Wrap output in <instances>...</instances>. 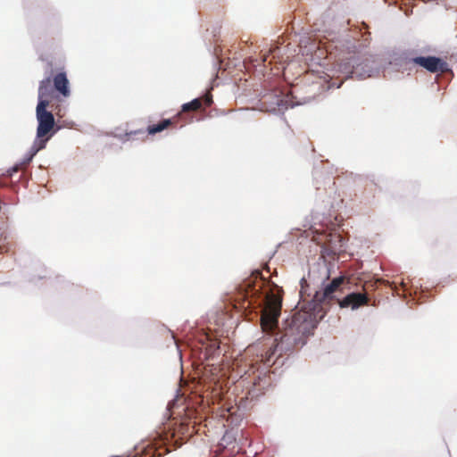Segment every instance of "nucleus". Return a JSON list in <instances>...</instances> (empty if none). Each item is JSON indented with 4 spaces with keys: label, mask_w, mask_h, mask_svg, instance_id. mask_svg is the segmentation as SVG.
<instances>
[{
    "label": "nucleus",
    "mask_w": 457,
    "mask_h": 457,
    "mask_svg": "<svg viewBox=\"0 0 457 457\" xmlns=\"http://www.w3.org/2000/svg\"><path fill=\"white\" fill-rule=\"evenodd\" d=\"M316 189H317L318 191H320V187L317 185V186H316Z\"/></svg>",
    "instance_id": "nucleus-24"
},
{
    "label": "nucleus",
    "mask_w": 457,
    "mask_h": 457,
    "mask_svg": "<svg viewBox=\"0 0 457 457\" xmlns=\"http://www.w3.org/2000/svg\"><path fill=\"white\" fill-rule=\"evenodd\" d=\"M54 87L52 86V79L46 77L39 82L37 91V103L50 102L49 97L54 94Z\"/></svg>",
    "instance_id": "nucleus-11"
},
{
    "label": "nucleus",
    "mask_w": 457,
    "mask_h": 457,
    "mask_svg": "<svg viewBox=\"0 0 457 457\" xmlns=\"http://www.w3.org/2000/svg\"><path fill=\"white\" fill-rule=\"evenodd\" d=\"M137 133H143L141 130H137V131H131L129 133H126L124 136L127 137V139H129L130 136L131 135H136Z\"/></svg>",
    "instance_id": "nucleus-17"
},
{
    "label": "nucleus",
    "mask_w": 457,
    "mask_h": 457,
    "mask_svg": "<svg viewBox=\"0 0 457 457\" xmlns=\"http://www.w3.org/2000/svg\"><path fill=\"white\" fill-rule=\"evenodd\" d=\"M205 102H206V104H207V105H211V104L212 103V96H206V97H205Z\"/></svg>",
    "instance_id": "nucleus-18"
},
{
    "label": "nucleus",
    "mask_w": 457,
    "mask_h": 457,
    "mask_svg": "<svg viewBox=\"0 0 457 457\" xmlns=\"http://www.w3.org/2000/svg\"><path fill=\"white\" fill-rule=\"evenodd\" d=\"M112 457H120V456H112Z\"/></svg>",
    "instance_id": "nucleus-26"
},
{
    "label": "nucleus",
    "mask_w": 457,
    "mask_h": 457,
    "mask_svg": "<svg viewBox=\"0 0 457 457\" xmlns=\"http://www.w3.org/2000/svg\"><path fill=\"white\" fill-rule=\"evenodd\" d=\"M398 295L402 296L407 301V303H412L415 304L420 303V298L428 294V290H420L417 287H409L404 282L401 283V287L395 289Z\"/></svg>",
    "instance_id": "nucleus-8"
},
{
    "label": "nucleus",
    "mask_w": 457,
    "mask_h": 457,
    "mask_svg": "<svg viewBox=\"0 0 457 457\" xmlns=\"http://www.w3.org/2000/svg\"><path fill=\"white\" fill-rule=\"evenodd\" d=\"M185 119L187 123H191V122H193L194 117L188 116V117H186Z\"/></svg>",
    "instance_id": "nucleus-19"
},
{
    "label": "nucleus",
    "mask_w": 457,
    "mask_h": 457,
    "mask_svg": "<svg viewBox=\"0 0 457 457\" xmlns=\"http://www.w3.org/2000/svg\"><path fill=\"white\" fill-rule=\"evenodd\" d=\"M319 174V171L315 169L313 172L314 179H317V176Z\"/></svg>",
    "instance_id": "nucleus-22"
},
{
    "label": "nucleus",
    "mask_w": 457,
    "mask_h": 457,
    "mask_svg": "<svg viewBox=\"0 0 457 457\" xmlns=\"http://www.w3.org/2000/svg\"><path fill=\"white\" fill-rule=\"evenodd\" d=\"M179 402L178 397H175L173 400L170 401L167 404V410L169 411H172L173 409L177 406V403Z\"/></svg>",
    "instance_id": "nucleus-16"
},
{
    "label": "nucleus",
    "mask_w": 457,
    "mask_h": 457,
    "mask_svg": "<svg viewBox=\"0 0 457 457\" xmlns=\"http://www.w3.org/2000/svg\"><path fill=\"white\" fill-rule=\"evenodd\" d=\"M21 167V166L19 162L15 163L13 166H12L6 170V176L8 178H12L19 171Z\"/></svg>",
    "instance_id": "nucleus-15"
},
{
    "label": "nucleus",
    "mask_w": 457,
    "mask_h": 457,
    "mask_svg": "<svg viewBox=\"0 0 457 457\" xmlns=\"http://www.w3.org/2000/svg\"><path fill=\"white\" fill-rule=\"evenodd\" d=\"M50 102H40L36 106V119L37 122L36 137L39 139H46L48 142L55 134L57 129H54L56 122L52 111L48 110Z\"/></svg>",
    "instance_id": "nucleus-3"
},
{
    "label": "nucleus",
    "mask_w": 457,
    "mask_h": 457,
    "mask_svg": "<svg viewBox=\"0 0 457 457\" xmlns=\"http://www.w3.org/2000/svg\"><path fill=\"white\" fill-rule=\"evenodd\" d=\"M382 68L381 59L374 54H353L333 64L332 74L317 71L306 74L302 82L289 93H271L263 98L266 112L283 115L288 108H294L314 100L321 93L339 88L347 79H363L377 76Z\"/></svg>",
    "instance_id": "nucleus-2"
},
{
    "label": "nucleus",
    "mask_w": 457,
    "mask_h": 457,
    "mask_svg": "<svg viewBox=\"0 0 457 457\" xmlns=\"http://www.w3.org/2000/svg\"><path fill=\"white\" fill-rule=\"evenodd\" d=\"M272 54L275 55L276 54V51L275 50H272Z\"/></svg>",
    "instance_id": "nucleus-25"
},
{
    "label": "nucleus",
    "mask_w": 457,
    "mask_h": 457,
    "mask_svg": "<svg viewBox=\"0 0 457 457\" xmlns=\"http://www.w3.org/2000/svg\"><path fill=\"white\" fill-rule=\"evenodd\" d=\"M202 103L199 98H194L190 102L185 103L181 105L182 112H187L190 110H198L201 108Z\"/></svg>",
    "instance_id": "nucleus-13"
},
{
    "label": "nucleus",
    "mask_w": 457,
    "mask_h": 457,
    "mask_svg": "<svg viewBox=\"0 0 457 457\" xmlns=\"http://www.w3.org/2000/svg\"><path fill=\"white\" fill-rule=\"evenodd\" d=\"M171 124V119H162L157 124L148 126L147 132L149 135H155L166 129Z\"/></svg>",
    "instance_id": "nucleus-12"
},
{
    "label": "nucleus",
    "mask_w": 457,
    "mask_h": 457,
    "mask_svg": "<svg viewBox=\"0 0 457 457\" xmlns=\"http://www.w3.org/2000/svg\"><path fill=\"white\" fill-rule=\"evenodd\" d=\"M53 83L54 90L62 96L68 97L71 95L70 83L65 72L57 73L53 79Z\"/></svg>",
    "instance_id": "nucleus-9"
},
{
    "label": "nucleus",
    "mask_w": 457,
    "mask_h": 457,
    "mask_svg": "<svg viewBox=\"0 0 457 457\" xmlns=\"http://www.w3.org/2000/svg\"><path fill=\"white\" fill-rule=\"evenodd\" d=\"M196 343L201 345V347L195 345V348H197L195 354L198 355L200 361L213 358L215 354L220 352V343L213 335L209 332L196 336Z\"/></svg>",
    "instance_id": "nucleus-4"
},
{
    "label": "nucleus",
    "mask_w": 457,
    "mask_h": 457,
    "mask_svg": "<svg viewBox=\"0 0 457 457\" xmlns=\"http://www.w3.org/2000/svg\"><path fill=\"white\" fill-rule=\"evenodd\" d=\"M179 392H177V396L176 397H178L179 401H180L181 398H180V396H179Z\"/></svg>",
    "instance_id": "nucleus-23"
},
{
    "label": "nucleus",
    "mask_w": 457,
    "mask_h": 457,
    "mask_svg": "<svg viewBox=\"0 0 457 457\" xmlns=\"http://www.w3.org/2000/svg\"><path fill=\"white\" fill-rule=\"evenodd\" d=\"M330 277L329 264L321 257L310 264L308 278L320 289H314L311 297L309 287L304 278H301L299 301L282 325L278 318L282 308V289L263 281L246 278L228 293L224 299L225 311L216 313L214 322L219 327L225 326L227 320L233 324L238 318L260 323L262 337L248 345L241 361L233 372V386L230 385L228 370L218 364L204 365L199 376L202 394L198 397L201 407L208 406L213 412H220L222 418L233 416L240 410L237 402L239 392L243 395L240 402L254 400L264 394L271 385L270 369L286 364L284 355H291L301 349L307 338L313 334L319 322L324 318L333 301L342 308L350 307L353 311L368 304L369 297L361 292H351L339 298L346 279L344 276Z\"/></svg>",
    "instance_id": "nucleus-1"
},
{
    "label": "nucleus",
    "mask_w": 457,
    "mask_h": 457,
    "mask_svg": "<svg viewBox=\"0 0 457 457\" xmlns=\"http://www.w3.org/2000/svg\"><path fill=\"white\" fill-rule=\"evenodd\" d=\"M46 139H39L35 137L33 145L30 149L25 154L23 158L19 162L21 166L29 164L32 162L33 158L37 155V154L46 148Z\"/></svg>",
    "instance_id": "nucleus-10"
},
{
    "label": "nucleus",
    "mask_w": 457,
    "mask_h": 457,
    "mask_svg": "<svg viewBox=\"0 0 457 457\" xmlns=\"http://www.w3.org/2000/svg\"><path fill=\"white\" fill-rule=\"evenodd\" d=\"M404 11V13L408 16L410 15V13L411 12V9H405L403 10Z\"/></svg>",
    "instance_id": "nucleus-20"
},
{
    "label": "nucleus",
    "mask_w": 457,
    "mask_h": 457,
    "mask_svg": "<svg viewBox=\"0 0 457 457\" xmlns=\"http://www.w3.org/2000/svg\"><path fill=\"white\" fill-rule=\"evenodd\" d=\"M328 181L327 182V184H330V183H332L333 185H335L334 179H330V178H328Z\"/></svg>",
    "instance_id": "nucleus-21"
},
{
    "label": "nucleus",
    "mask_w": 457,
    "mask_h": 457,
    "mask_svg": "<svg viewBox=\"0 0 457 457\" xmlns=\"http://www.w3.org/2000/svg\"><path fill=\"white\" fill-rule=\"evenodd\" d=\"M310 38H305V39H301V46L303 44H305L304 45V50L303 52V54H312V51H314L315 49L318 48V46L315 44V43H312L310 46H307V41L309 40Z\"/></svg>",
    "instance_id": "nucleus-14"
},
{
    "label": "nucleus",
    "mask_w": 457,
    "mask_h": 457,
    "mask_svg": "<svg viewBox=\"0 0 457 457\" xmlns=\"http://www.w3.org/2000/svg\"><path fill=\"white\" fill-rule=\"evenodd\" d=\"M413 62L414 65H419L432 73L450 71L448 63L441 57L435 55L415 56Z\"/></svg>",
    "instance_id": "nucleus-6"
},
{
    "label": "nucleus",
    "mask_w": 457,
    "mask_h": 457,
    "mask_svg": "<svg viewBox=\"0 0 457 457\" xmlns=\"http://www.w3.org/2000/svg\"><path fill=\"white\" fill-rule=\"evenodd\" d=\"M324 203V206L321 208V211L318 209V207L312 211L311 214V224L310 228H313L316 225H324L328 222H330L331 220L328 217L330 216L331 210H337L339 207V204H342V200H339L338 202L330 201L329 199L325 201L322 200Z\"/></svg>",
    "instance_id": "nucleus-7"
},
{
    "label": "nucleus",
    "mask_w": 457,
    "mask_h": 457,
    "mask_svg": "<svg viewBox=\"0 0 457 457\" xmlns=\"http://www.w3.org/2000/svg\"><path fill=\"white\" fill-rule=\"evenodd\" d=\"M414 57L410 50H395L390 55L388 64L398 73L409 75L414 65Z\"/></svg>",
    "instance_id": "nucleus-5"
}]
</instances>
